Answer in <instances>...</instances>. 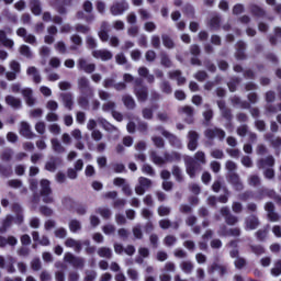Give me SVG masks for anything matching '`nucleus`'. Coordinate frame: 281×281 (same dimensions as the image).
Masks as SVG:
<instances>
[{"instance_id":"nucleus-13","label":"nucleus","mask_w":281,"mask_h":281,"mask_svg":"<svg viewBox=\"0 0 281 281\" xmlns=\"http://www.w3.org/2000/svg\"><path fill=\"white\" fill-rule=\"evenodd\" d=\"M222 216H225V222L227 225H236L238 223V217L229 213L228 207H222L221 209Z\"/></svg>"},{"instance_id":"nucleus-33","label":"nucleus","mask_w":281,"mask_h":281,"mask_svg":"<svg viewBox=\"0 0 281 281\" xmlns=\"http://www.w3.org/2000/svg\"><path fill=\"white\" fill-rule=\"evenodd\" d=\"M151 161L156 165V166H164V164L168 162V160H166V153L164 155V157L157 155L156 151L151 153Z\"/></svg>"},{"instance_id":"nucleus-21","label":"nucleus","mask_w":281,"mask_h":281,"mask_svg":"<svg viewBox=\"0 0 281 281\" xmlns=\"http://www.w3.org/2000/svg\"><path fill=\"white\" fill-rule=\"evenodd\" d=\"M98 124H100L102 126V128H104V131H106L108 133H113L114 131H117V127H115L113 124L109 123V121H106V119L100 116L97 120Z\"/></svg>"},{"instance_id":"nucleus-17","label":"nucleus","mask_w":281,"mask_h":281,"mask_svg":"<svg viewBox=\"0 0 281 281\" xmlns=\"http://www.w3.org/2000/svg\"><path fill=\"white\" fill-rule=\"evenodd\" d=\"M189 144L188 148L189 150H194L199 146V134L194 131H190L188 135Z\"/></svg>"},{"instance_id":"nucleus-4","label":"nucleus","mask_w":281,"mask_h":281,"mask_svg":"<svg viewBox=\"0 0 281 281\" xmlns=\"http://www.w3.org/2000/svg\"><path fill=\"white\" fill-rule=\"evenodd\" d=\"M41 194L43 196L44 203H53L54 198H52V188L49 187V180L41 181Z\"/></svg>"},{"instance_id":"nucleus-51","label":"nucleus","mask_w":281,"mask_h":281,"mask_svg":"<svg viewBox=\"0 0 281 281\" xmlns=\"http://www.w3.org/2000/svg\"><path fill=\"white\" fill-rule=\"evenodd\" d=\"M102 232H103V234H105V236H111V235L115 234V225L106 224L102 227Z\"/></svg>"},{"instance_id":"nucleus-3","label":"nucleus","mask_w":281,"mask_h":281,"mask_svg":"<svg viewBox=\"0 0 281 281\" xmlns=\"http://www.w3.org/2000/svg\"><path fill=\"white\" fill-rule=\"evenodd\" d=\"M144 81L140 78L135 79L134 93L138 102H146L148 100V88L142 86Z\"/></svg>"},{"instance_id":"nucleus-48","label":"nucleus","mask_w":281,"mask_h":281,"mask_svg":"<svg viewBox=\"0 0 281 281\" xmlns=\"http://www.w3.org/2000/svg\"><path fill=\"white\" fill-rule=\"evenodd\" d=\"M12 221H14V217H12V215H8L5 217V220L3 221V224H2V228H1V233H5L8 232V228L12 225Z\"/></svg>"},{"instance_id":"nucleus-16","label":"nucleus","mask_w":281,"mask_h":281,"mask_svg":"<svg viewBox=\"0 0 281 281\" xmlns=\"http://www.w3.org/2000/svg\"><path fill=\"white\" fill-rule=\"evenodd\" d=\"M21 93L27 104V106H34L35 104V99H34V95H33V91L31 88H24L21 90Z\"/></svg>"},{"instance_id":"nucleus-20","label":"nucleus","mask_w":281,"mask_h":281,"mask_svg":"<svg viewBox=\"0 0 281 281\" xmlns=\"http://www.w3.org/2000/svg\"><path fill=\"white\" fill-rule=\"evenodd\" d=\"M4 100H5V103L9 106H11V109H21V106H23L21 99L16 98L14 95H7Z\"/></svg>"},{"instance_id":"nucleus-2","label":"nucleus","mask_w":281,"mask_h":281,"mask_svg":"<svg viewBox=\"0 0 281 281\" xmlns=\"http://www.w3.org/2000/svg\"><path fill=\"white\" fill-rule=\"evenodd\" d=\"M155 131L156 133H158V135L165 136L166 139H168L169 144H171L175 148H181L183 146L181 144V140L177 136H175V134L166 131L164 126H157Z\"/></svg>"},{"instance_id":"nucleus-10","label":"nucleus","mask_w":281,"mask_h":281,"mask_svg":"<svg viewBox=\"0 0 281 281\" xmlns=\"http://www.w3.org/2000/svg\"><path fill=\"white\" fill-rule=\"evenodd\" d=\"M273 166H276V158H273V156L261 158L257 162V167L259 168V170H267L269 168H273Z\"/></svg>"},{"instance_id":"nucleus-34","label":"nucleus","mask_w":281,"mask_h":281,"mask_svg":"<svg viewBox=\"0 0 281 281\" xmlns=\"http://www.w3.org/2000/svg\"><path fill=\"white\" fill-rule=\"evenodd\" d=\"M97 254L100 256V258L111 259L113 256V250H111L109 247H101L98 249Z\"/></svg>"},{"instance_id":"nucleus-31","label":"nucleus","mask_w":281,"mask_h":281,"mask_svg":"<svg viewBox=\"0 0 281 281\" xmlns=\"http://www.w3.org/2000/svg\"><path fill=\"white\" fill-rule=\"evenodd\" d=\"M61 99H63V103L66 106V109H68V111H71V109L74 106V97L71 95V93L61 94Z\"/></svg>"},{"instance_id":"nucleus-46","label":"nucleus","mask_w":281,"mask_h":281,"mask_svg":"<svg viewBox=\"0 0 281 281\" xmlns=\"http://www.w3.org/2000/svg\"><path fill=\"white\" fill-rule=\"evenodd\" d=\"M232 103H233L235 106H239L240 109H249V103L243 102V101L240 100V98H238V97H233V98H232Z\"/></svg>"},{"instance_id":"nucleus-45","label":"nucleus","mask_w":281,"mask_h":281,"mask_svg":"<svg viewBox=\"0 0 281 281\" xmlns=\"http://www.w3.org/2000/svg\"><path fill=\"white\" fill-rule=\"evenodd\" d=\"M262 194H266L267 196H270L271 199H274L279 205H281V196L276 194V191L265 189L262 191Z\"/></svg>"},{"instance_id":"nucleus-35","label":"nucleus","mask_w":281,"mask_h":281,"mask_svg":"<svg viewBox=\"0 0 281 281\" xmlns=\"http://www.w3.org/2000/svg\"><path fill=\"white\" fill-rule=\"evenodd\" d=\"M69 231L72 232V234H76L77 232H80L82 229V224L78 220H70L68 223Z\"/></svg>"},{"instance_id":"nucleus-26","label":"nucleus","mask_w":281,"mask_h":281,"mask_svg":"<svg viewBox=\"0 0 281 281\" xmlns=\"http://www.w3.org/2000/svg\"><path fill=\"white\" fill-rule=\"evenodd\" d=\"M50 144H52V149L54 150V153H57V155H63V153L67 150L65 146H63L60 140H58V138H53L50 140Z\"/></svg>"},{"instance_id":"nucleus-50","label":"nucleus","mask_w":281,"mask_h":281,"mask_svg":"<svg viewBox=\"0 0 281 281\" xmlns=\"http://www.w3.org/2000/svg\"><path fill=\"white\" fill-rule=\"evenodd\" d=\"M20 54L25 58H32V49L27 45L20 46Z\"/></svg>"},{"instance_id":"nucleus-38","label":"nucleus","mask_w":281,"mask_h":281,"mask_svg":"<svg viewBox=\"0 0 281 281\" xmlns=\"http://www.w3.org/2000/svg\"><path fill=\"white\" fill-rule=\"evenodd\" d=\"M132 234H133L134 238H136V240H142V238H144V232L142 231V224H136L132 228Z\"/></svg>"},{"instance_id":"nucleus-11","label":"nucleus","mask_w":281,"mask_h":281,"mask_svg":"<svg viewBox=\"0 0 281 281\" xmlns=\"http://www.w3.org/2000/svg\"><path fill=\"white\" fill-rule=\"evenodd\" d=\"M260 225V221H258V217L255 215H250L246 217L245 220V229L246 232H251L254 229H258V226Z\"/></svg>"},{"instance_id":"nucleus-39","label":"nucleus","mask_w":281,"mask_h":281,"mask_svg":"<svg viewBox=\"0 0 281 281\" xmlns=\"http://www.w3.org/2000/svg\"><path fill=\"white\" fill-rule=\"evenodd\" d=\"M122 101L124 103V105L126 106V109L133 110L135 109L136 104H135V99H133V97L126 94L122 98Z\"/></svg>"},{"instance_id":"nucleus-32","label":"nucleus","mask_w":281,"mask_h":281,"mask_svg":"<svg viewBox=\"0 0 281 281\" xmlns=\"http://www.w3.org/2000/svg\"><path fill=\"white\" fill-rule=\"evenodd\" d=\"M13 212H15L16 217L14 218V223L16 225H21V223H23V214L21 212H23V209H21L20 204H13Z\"/></svg>"},{"instance_id":"nucleus-42","label":"nucleus","mask_w":281,"mask_h":281,"mask_svg":"<svg viewBox=\"0 0 281 281\" xmlns=\"http://www.w3.org/2000/svg\"><path fill=\"white\" fill-rule=\"evenodd\" d=\"M57 161H60V158H52L48 162H46L45 170H48V172H56Z\"/></svg>"},{"instance_id":"nucleus-22","label":"nucleus","mask_w":281,"mask_h":281,"mask_svg":"<svg viewBox=\"0 0 281 281\" xmlns=\"http://www.w3.org/2000/svg\"><path fill=\"white\" fill-rule=\"evenodd\" d=\"M78 88L80 89L81 93H87L89 91L92 93L91 87H89V79L87 77H81L78 79Z\"/></svg>"},{"instance_id":"nucleus-7","label":"nucleus","mask_w":281,"mask_h":281,"mask_svg":"<svg viewBox=\"0 0 281 281\" xmlns=\"http://www.w3.org/2000/svg\"><path fill=\"white\" fill-rule=\"evenodd\" d=\"M205 138L206 139H214L217 137V139H225V131L218 128V127H214V128H207L204 132Z\"/></svg>"},{"instance_id":"nucleus-14","label":"nucleus","mask_w":281,"mask_h":281,"mask_svg":"<svg viewBox=\"0 0 281 281\" xmlns=\"http://www.w3.org/2000/svg\"><path fill=\"white\" fill-rule=\"evenodd\" d=\"M273 210H276V206L273 205V203L268 202L266 204V212H268V218L272 223H278V221H280V215H278V213L273 212Z\"/></svg>"},{"instance_id":"nucleus-24","label":"nucleus","mask_w":281,"mask_h":281,"mask_svg":"<svg viewBox=\"0 0 281 281\" xmlns=\"http://www.w3.org/2000/svg\"><path fill=\"white\" fill-rule=\"evenodd\" d=\"M99 38L106 43L109 41V23L102 22L100 31H99Z\"/></svg>"},{"instance_id":"nucleus-36","label":"nucleus","mask_w":281,"mask_h":281,"mask_svg":"<svg viewBox=\"0 0 281 281\" xmlns=\"http://www.w3.org/2000/svg\"><path fill=\"white\" fill-rule=\"evenodd\" d=\"M209 271L210 273H214V271H218L220 276H226L227 267L221 266L218 263H213Z\"/></svg>"},{"instance_id":"nucleus-55","label":"nucleus","mask_w":281,"mask_h":281,"mask_svg":"<svg viewBox=\"0 0 281 281\" xmlns=\"http://www.w3.org/2000/svg\"><path fill=\"white\" fill-rule=\"evenodd\" d=\"M12 155H14V151L12 149H4L1 154L2 161H10V159H12Z\"/></svg>"},{"instance_id":"nucleus-18","label":"nucleus","mask_w":281,"mask_h":281,"mask_svg":"<svg viewBox=\"0 0 281 281\" xmlns=\"http://www.w3.org/2000/svg\"><path fill=\"white\" fill-rule=\"evenodd\" d=\"M66 247H69L70 249H74L77 254H80L82 251V241L76 240L74 238H68L65 241Z\"/></svg>"},{"instance_id":"nucleus-61","label":"nucleus","mask_w":281,"mask_h":281,"mask_svg":"<svg viewBox=\"0 0 281 281\" xmlns=\"http://www.w3.org/2000/svg\"><path fill=\"white\" fill-rule=\"evenodd\" d=\"M248 183L249 186H254V187L260 186V177L256 175L249 176Z\"/></svg>"},{"instance_id":"nucleus-54","label":"nucleus","mask_w":281,"mask_h":281,"mask_svg":"<svg viewBox=\"0 0 281 281\" xmlns=\"http://www.w3.org/2000/svg\"><path fill=\"white\" fill-rule=\"evenodd\" d=\"M181 159V154L173 151L171 154L166 153V160L167 161H179Z\"/></svg>"},{"instance_id":"nucleus-44","label":"nucleus","mask_w":281,"mask_h":281,"mask_svg":"<svg viewBox=\"0 0 281 281\" xmlns=\"http://www.w3.org/2000/svg\"><path fill=\"white\" fill-rule=\"evenodd\" d=\"M31 10H32L33 14L38 16V14H41V12H42L41 2L38 0H32L31 1Z\"/></svg>"},{"instance_id":"nucleus-27","label":"nucleus","mask_w":281,"mask_h":281,"mask_svg":"<svg viewBox=\"0 0 281 281\" xmlns=\"http://www.w3.org/2000/svg\"><path fill=\"white\" fill-rule=\"evenodd\" d=\"M0 43H2V45L9 49L14 47V41L8 38L5 31H0Z\"/></svg>"},{"instance_id":"nucleus-40","label":"nucleus","mask_w":281,"mask_h":281,"mask_svg":"<svg viewBox=\"0 0 281 281\" xmlns=\"http://www.w3.org/2000/svg\"><path fill=\"white\" fill-rule=\"evenodd\" d=\"M236 49V58L243 60V58H245V42H238Z\"/></svg>"},{"instance_id":"nucleus-28","label":"nucleus","mask_w":281,"mask_h":281,"mask_svg":"<svg viewBox=\"0 0 281 281\" xmlns=\"http://www.w3.org/2000/svg\"><path fill=\"white\" fill-rule=\"evenodd\" d=\"M170 80H177L178 85H186V77L181 76L179 70H173L169 72Z\"/></svg>"},{"instance_id":"nucleus-41","label":"nucleus","mask_w":281,"mask_h":281,"mask_svg":"<svg viewBox=\"0 0 281 281\" xmlns=\"http://www.w3.org/2000/svg\"><path fill=\"white\" fill-rule=\"evenodd\" d=\"M250 12L254 16H265V10L256 4H250Z\"/></svg>"},{"instance_id":"nucleus-62","label":"nucleus","mask_w":281,"mask_h":281,"mask_svg":"<svg viewBox=\"0 0 281 281\" xmlns=\"http://www.w3.org/2000/svg\"><path fill=\"white\" fill-rule=\"evenodd\" d=\"M142 171L144 172V175L155 177V169H153L150 165H143Z\"/></svg>"},{"instance_id":"nucleus-25","label":"nucleus","mask_w":281,"mask_h":281,"mask_svg":"<svg viewBox=\"0 0 281 281\" xmlns=\"http://www.w3.org/2000/svg\"><path fill=\"white\" fill-rule=\"evenodd\" d=\"M220 236H240V228H231L227 231L226 226H223L218 231Z\"/></svg>"},{"instance_id":"nucleus-52","label":"nucleus","mask_w":281,"mask_h":281,"mask_svg":"<svg viewBox=\"0 0 281 281\" xmlns=\"http://www.w3.org/2000/svg\"><path fill=\"white\" fill-rule=\"evenodd\" d=\"M160 91H162V93H167V95H170V93H172V87L170 86V82L162 81L160 83Z\"/></svg>"},{"instance_id":"nucleus-57","label":"nucleus","mask_w":281,"mask_h":281,"mask_svg":"<svg viewBox=\"0 0 281 281\" xmlns=\"http://www.w3.org/2000/svg\"><path fill=\"white\" fill-rule=\"evenodd\" d=\"M9 67L11 69V71L15 72V74H21V64L16 60H11L9 64Z\"/></svg>"},{"instance_id":"nucleus-43","label":"nucleus","mask_w":281,"mask_h":281,"mask_svg":"<svg viewBox=\"0 0 281 281\" xmlns=\"http://www.w3.org/2000/svg\"><path fill=\"white\" fill-rule=\"evenodd\" d=\"M271 276H274L278 278V276H281V260H277L273 263L272 269L270 270Z\"/></svg>"},{"instance_id":"nucleus-60","label":"nucleus","mask_w":281,"mask_h":281,"mask_svg":"<svg viewBox=\"0 0 281 281\" xmlns=\"http://www.w3.org/2000/svg\"><path fill=\"white\" fill-rule=\"evenodd\" d=\"M95 278H98V273H95V271L87 270L83 281H93V280H95Z\"/></svg>"},{"instance_id":"nucleus-63","label":"nucleus","mask_w":281,"mask_h":281,"mask_svg":"<svg viewBox=\"0 0 281 281\" xmlns=\"http://www.w3.org/2000/svg\"><path fill=\"white\" fill-rule=\"evenodd\" d=\"M115 61L117 65H126V63H128L126 56L123 53H120L115 56Z\"/></svg>"},{"instance_id":"nucleus-58","label":"nucleus","mask_w":281,"mask_h":281,"mask_svg":"<svg viewBox=\"0 0 281 281\" xmlns=\"http://www.w3.org/2000/svg\"><path fill=\"white\" fill-rule=\"evenodd\" d=\"M98 213L102 218H111V210L109 207H100L98 209Z\"/></svg>"},{"instance_id":"nucleus-56","label":"nucleus","mask_w":281,"mask_h":281,"mask_svg":"<svg viewBox=\"0 0 281 281\" xmlns=\"http://www.w3.org/2000/svg\"><path fill=\"white\" fill-rule=\"evenodd\" d=\"M162 45H165L168 49H172L175 47V42L168 35H162Z\"/></svg>"},{"instance_id":"nucleus-1","label":"nucleus","mask_w":281,"mask_h":281,"mask_svg":"<svg viewBox=\"0 0 281 281\" xmlns=\"http://www.w3.org/2000/svg\"><path fill=\"white\" fill-rule=\"evenodd\" d=\"M184 164L187 175H189L191 179H194L196 177V172L201 170V164L202 166H205V164H207V160L205 159V153L198 151L193 158L190 156L186 157Z\"/></svg>"},{"instance_id":"nucleus-12","label":"nucleus","mask_w":281,"mask_h":281,"mask_svg":"<svg viewBox=\"0 0 281 281\" xmlns=\"http://www.w3.org/2000/svg\"><path fill=\"white\" fill-rule=\"evenodd\" d=\"M93 58H98L100 60L106 61L113 58V53L106 49H97L92 52Z\"/></svg>"},{"instance_id":"nucleus-37","label":"nucleus","mask_w":281,"mask_h":281,"mask_svg":"<svg viewBox=\"0 0 281 281\" xmlns=\"http://www.w3.org/2000/svg\"><path fill=\"white\" fill-rule=\"evenodd\" d=\"M179 113H184L187 117H192L194 115V110L191 106H182L179 109ZM188 124H192V119L187 120Z\"/></svg>"},{"instance_id":"nucleus-19","label":"nucleus","mask_w":281,"mask_h":281,"mask_svg":"<svg viewBox=\"0 0 281 281\" xmlns=\"http://www.w3.org/2000/svg\"><path fill=\"white\" fill-rule=\"evenodd\" d=\"M20 134L23 137H26V139H32V137H34V133H32V127L30 126V123L27 122L21 123Z\"/></svg>"},{"instance_id":"nucleus-59","label":"nucleus","mask_w":281,"mask_h":281,"mask_svg":"<svg viewBox=\"0 0 281 281\" xmlns=\"http://www.w3.org/2000/svg\"><path fill=\"white\" fill-rule=\"evenodd\" d=\"M55 49L59 54H67V46L65 45V42H57L55 44Z\"/></svg>"},{"instance_id":"nucleus-5","label":"nucleus","mask_w":281,"mask_h":281,"mask_svg":"<svg viewBox=\"0 0 281 281\" xmlns=\"http://www.w3.org/2000/svg\"><path fill=\"white\" fill-rule=\"evenodd\" d=\"M65 262L72 265L76 269H85V259L81 257H76L71 252H66L64 256Z\"/></svg>"},{"instance_id":"nucleus-29","label":"nucleus","mask_w":281,"mask_h":281,"mask_svg":"<svg viewBox=\"0 0 281 281\" xmlns=\"http://www.w3.org/2000/svg\"><path fill=\"white\" fill-rule=\"evenodd\" d=\"M180 269L181 271H183V273H187V276H190V273L194 271V263H192V261L190 260L182 261L180 263Z\"/></svg>"},{"instance_id":"nucleus-64","label":"nucleus","mask_w":281,"mask_h":281,"mask_svg":"<svg viewBox=\"0 0 281 281\" xmlns=\"http://www.w3.org/2000/svg\"><path fill=\"white\" fill-rule=\"evenodd\" d=\"M56 238H67V229L59 227L55 231Z\"/></svg>"},{"instance_id":"nucleus-9","label":"nucleus","mask_w":281,"mask_h":281,"mask_svg":"<svg viewBox=\"0 0 281 281\" xmlns=\"http://www.w3.org/2000/svg\"><path fill=\"white\" fill-rule=\"evenodd\" d=\"M77 67L85 74H93L95 71V64L88 63L85 58H79Z\"/></svg>"},{"instance_id":"nucleus-8","label":"nucleus","mask_w":281,"mask_h":281,"mask_svg":"<svg viewBox=\"0 0 281 281\" xmlns=\"http://www.w3.org/2000/svg\"><path fill=\"white\" fill-rule=\"evenodd\" d=\"M128 10L126 2H116L110 8V12L113 16H122Z\"/></svg>"},{"instance_id":"nucleus-53","label":"nucleus","mask_w":281,"mask_h":281,"mask_svg":"<svg viewBox=\"0 0 281 281\" xmlns=\"http://www.w3.org/2000/svg\"><path fill=\"white\" fill-rule=\"evenodd\" d=\"M102 111H104L105 113H113V111H115V102L113 101H108L102 105Z\"/></svg>"},{"instance_id":"nucleus-15","label":"nucleus","mask_w":281,"mask_h":281,"mask_svg":"<svg viewBox=\"0 0 281 281\" xmlns=\"http://www.w3.org/2000/svg\"><path fill=\"white\" fill-rule=\"evenodd\" d=\"M228 181L232 183L234 190H237V192L243 190V182L240 181V177L237 176V173H229Z\"/></svg>"},{"instance_id":"nucleus-23","label":"nucleus","mask_w":281,"mask_h":281,"mask_svg":"<svg viewBox=\"0 0 281 281\" xmlns=\"http://www.w3.org/2000/svg\"><path fill=\"white\" fill-rule=\"evenodd\" d=\"M27 76H32L33 78V82H35V85H41L42 78H41V74L38 72V69H36V67L31 66L27 68L26 70Z\"/></svg>"},{"instance_id":"nucleus-6","label":"nucleus","mask_w":281,"mask_h":281,"mask_svg":"<svg viewBox=\"0 0 281 281\" xmlns=\"http://www.w3.org/2000/svg\"><path fill=\"white\" fill-rule=\"evenodd\" d=\"M153 186V180L145 178V177H139L138 178V186L135 187V192L139 196L144 195L146 190Z\"/></svg>"},{"instance_id":"nucleus-49","label":"nucleus","mask_w":281,"mask_h":281,"mask_svg":"<svg viewBox=\"0 0 281 281\" xmlns=\"http://www.w3.org/2000/svg\"><path fill=\"white\" fill-rule=\"evenodd\" d=\"M151 142L156 146V148H164V146H166L164 138L157 135L151 136Z\"/></svg>"},{"instance_id":"nucleus-30","label":"nucleus","mask_w":281,"mask_h":281,"mask_svg":"<svg viewBox=\"0 0 281 281\" xmlns=\"http://www.w3.org/2000/svg\"><path fill=\"white\" fill-rule=\"evenodd\" d=\"M265 139L266 142H270L271 146L274 148L281 147V137H274L273 134H266Z\"/></svg>"},{"instance_id":"nucleus-47","label":"nucleus","mask_w":281,"mask_h":281,"mask_svg":"<svg viewBox=\"0 0 281 281\" xmlns=\"http://www.w3.org/2000/svg\"><path fill=\"white\" fill-rule=\"evenodd\" d=\"M172 175L175 176L176 181H178L179 183H181V181H183V172L181 171V168L173 166Z\"/></svg>"}]
</instances>
